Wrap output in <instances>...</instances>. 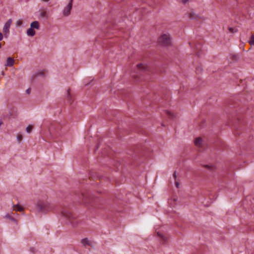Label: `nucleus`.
Returning a JSON list of instances; mask_svg holds the SVG:
<instances>
[{"label": "nucleus", "instance_id": "obj_4", "mask_svg": "<svg viewBox=\"0 0 254 254\" xmlns=\"http://www.w3.org/2000/svg\"><path fill=\"white\" fill-rule=\"evenodd\" d=\"M73 0H68V3L64 7L62 11V14L64 16L67 17L70 14L72 8Z\"/></svg>", "mask_w": 254, "mask_h": 254}, {"label": "nucleus", "instance_id": "obj_11", "mask_svg": "<svg viewBox=\"0 0 254 254\" xmlns=\"http://www.w3.org/2000/svg\"><path fill=\"white\" fill-rule=\"evenodd\" d=\"M177 200V197L174 196L169 200L168 202L171 207H175Z\"/></svg>", "mask_w": 254, "mask_h": 254}, {"label": "nucleus", "instance_id": "obj_22", "mask_svg": "<svg viewBox=\"0 0 254 254\" xmlns=\"http://www.w3.org/2000/svg\"><path fill=\"white\" fill-rule=\"evenodd\" d=\"M228 30L230 32L232 33H236L237 32V29H236V28H232V27H229L228 28Z\"/></svg>", "mask_w": 254, "mask_h": 254}, {"label": "nucleus", "instance_id": "obj_24", "mask_svg": "<svg viewBox=\"0 0 254 254\" xmlns=\"http://www.w3.org/2000/svg\"><path fill=\"white\" fill-rule=\"evenodd\" d=\"M17 140L19 142L22 139V136L21 135L18 134L17 135Z\"/></svg>", "mask_w": 254, "mask_h": 254}, {"label": "nucleus", "instance_id": "obj_13", "mask_svg": "<svg viewBox=\"0 0 254 254\" xmlns=\"http://www.w3.org/2000/svg\"><path fill=\"white\" fill-rule=\"evenodd\" d=\"M30 27L33 29H39L40 28V24L38 21H34L30 24Z\"/></svg>", "mask_w": 254, "mask_h": 254}, {"label": "nucleus", "instance_id": "obj_2", "mask_svg": "<svg viewBox=\"0 0 254 254\" xmlns=\"http://www.w3.org/2000/svg\"><path fill=\"white\" fill-rule=\"evenodd\" d=\"M159 43L163 46H170L172 45V38L170 34H162L158 39Z\"/></svg>", "mask_w": 254, "mask_h": 254}, {"label": "nucleus", "instance_id": "obj_18", "mask_svg": "<svg viewBox=\"0 0 254 254\" xmlns=\"http://www.w3.org/2000/svg\"><path fill=\"white\" fill-rule=\"evenodd\" d=\"M198 17L197 15H196V14L193 11H191L190 12V13H189V17L190 18V19H195L197 17Z\"/></svg>", "mask_w": 254, "mask_h": 254}, {"label": "nucleus", "instance_id": "obj_21", "mask_svg": "<svg viewBox=\"0 0 254 254\" xmlns=\"http://www.w3.org/2000/svg\"><path fill=\"white\" fill-rule=\"evenodd\" d=\"M23 24V22L21 19H18L15 22V25L17 27L21 26Z\"/></svg>", "mask_w": 254, "mask_h": 254}, {"label": "nucleus", "instance_id": "obj_8", "mask_svg": "<svg viewBox=\"0 0 254 254\" xmlns=\"http://www.w3.org/2000/svg\"><path fill=\"white\" fill-rule=\"evenodd\" d=\"M148 67L146 64H139L136 65V70L141 72H144L147 70Z\"/></svg>", "mask_w": 254, "mask_h": 254}, {"label": "nucleus", "instance_id": "obj_25", "mask_svg": "<svg viewBox=\"0 0 254 254\" xmlns=\"http://www.w3.org/2000/svg\"><path fill=\"white\" fill-rule=\"evenodd\" d=\"M175 186H176V187L177 189H181L180 186V184L179 182H176V183H175Z\"/></svg>", "mask_w": 254, "mask_h": 254}, {"label": "nucleus", "instance_id": "obj_23", "mask_svg": "<svg viewBox=\"0 0 254 254\" xmlns=\"http://www.w3.org/2000/svg\"><path fill=\"white\" fill-rule=\"evenodd\" d=\"M32 128L33 127H32V126H31V125L28 126L26 128V132L27 133H30L31 131Z\"/></svg>", "mask_w": 254, "mask_h": 254}, {"label": "nucleus", "instance_id": "obj_1", "mask_svg": "<svg viewBox=\"0 0 254 254\" xmlns=\"http://www.w3.org/2000/svg\"><path fill=\"white\" fill-rule=\"evenodd\" d=\"M38 210L43 213H47L51 211L54 208V205L47 201L39 200L37 202Z\"/></svg>", "mask_w": 254, "mask_h": 254}, {"label": "nucleus", "instance_id": "obj_29", "mask_svg": "<svg viewBox=\"0 0 254 254\" xmlns=\"http://www.w3.org/2000/svg\"><path fill=\"white\" fill-rule=\"evenodd\" d=\"M188 1V0H182V2L183 3H186Z\"/></svg>", "mask_w": 254, "mask_h": 254}, {"label": "nucleus", "instance_id": "obj_28", "mask_svg": "<svg viewBox=\"0 0 254 254\" xmlns=\"http://www.w3.org/2000/svg\"><path fill=\"white\" fill-rule=\"evenodd\" d=\"M3 37V36L2 33L0 32V41L2 40Z\"/></svg>", "mask_w": 254, "mask_h": 254}, {"label": "nucleus", "instance_id": "obj_30", "mask_svg": "<svg viewBox=\"0 0 254 254\" xmlns=\"http://www.w3.org/2000/svg\"><path fill=\"white\" fill-rule=\"evenodd\" d=\"M27 92L28 93H29L30 92V89H28L27 90H26Z\"/></svg>", "mask_w": 254, "mask_h": 254}, {"label": "nucleus", "instance_id": "obj_10", "mask_svg": "<svg viewBox=\"0 0 254 254\" xmlns=\"http://www.w3.org/2000/svg\"><path fill=\"white\" fill-rule=\"evenodd\" d=\"M14 62V60L12 58L8 57L6 60V63L5 64V66L11 67L13 66Z\"/></svg>", "mask_w": 254, "mask_h": 254}, {"label": "nucleus", "instance_id": "obj_16", "mask_svg": "<svg viewBox=\"0 0 254 254\" xmlns=\"http://www.w3.org/2000/svg\"><path fill=\"white\" fill-rule=\"evenodd\" d=\"M202 142V140L200 137H197V138H195V139L194 140L195 145L197 146H200L201 145Z\"/></svg>", "mask_w": 254, "mask_h": 254}, {"label": "nucleus", "instance_id": "obj_3", "mask_svg": "<svg viewBox=\"0 0 254 254\" xmlns=\"http://www.w3.org/2000/svg\"><path fill=\"white\" fill-rule=\"evenodd\" d=\"M61 213L73 225L76 224V222L75 221L76 216L75 214H72L69 209L68 208H64L62 210Z\"/></svg>", "mask_w": 254, "mask_h": 254}, {"label": "nucleus", "instance_id": "obj_27", "mask_svg": "<svg viewBox=\"0 0 254 254\" xmlns=\"http://www.w3.org/2000/svg\"><path fill=\"white\" fill-rule=\"evenodd\" d=\"M173 177L175 179H177V172H175L173 173Z\"/></svg>", "mask_w": 254, "mask_h": 254}, {"label": "nucleus", "instance_id": "obj_7", "mask_svg": "<svg viewBox=\"0 0 254 254\" xmlns=\"http://www.w3.org/2000/svg\"><path fill=\"white\" fill-rule=\"evenodd\" d=\"M81 243L85 247H87V246L92 247L94 246V243L87 238L82 239Z\"/></svg>", "mask_w": 254, "mask_h": 254}, {"label": "nucleus", "instance_id": "obj_12", "mask_svg": "<svg viewBox=\"0 0 254 254\" xmlns=\"http://www.w3.org/2000/svg\"><path fill=\"white\" fill-rule=\"evenodd\" d=\"M26 34L28 36L33 37L35 35L36 32L34 29L30 27V28L27 29Z\"/></svg>", "mask_w": 254, "mask_h": 254}, {"label": "nucleus", "instance_id": "obj_20", "mask_svg": "<svg viewBox=\"0 0 254 254\" xmlns=\"http://www.w3.org/2000/svg\"><path fill=\"white\" fill-rule=\"evenodd\" d=\"M249 43L252 46H254V34L252 35L249 41Z\"/></svg>", "mask_w": 254, "mask_h": 254}, {"label": "nucleus", "instance_id": "obj_26", "mask_svg": "<svg viewBox=\"0 0 254 254\" xmlns=\"http://www.w3.org/2000/svg\"><path fill=\"white\" fill-rule=\"evenodd\" d=\"M5 217L6 218H8V219H11V220H14V219L11 217V216H10V215L9 214H7L5 215Z\"/></svg>", "mask_w": 254, "mask_h": 254}, {"label": "nucleus", "instance_id": "obj_31", "mask_svg": "<svg viewBox=\"0 0 254 254\" xmlns=\"http://www.w3.org/2000/svg\"><path fill=\"white\" fill-rule=\"evenodd\" d=\"M44 2H48L50 0H42Z\"/></svg>", "mask_w": 254, "mask_h": 254}, {"label": "nucleus", "instance_id": "obj_19", "mask_svg": "<svg viewBox=\"0 0 254 254\" xmlns=\"http://www.w3.org/2000/svg\"><path fill=\"white\" fill-rule=\"evenodd\" d=\"M93 80V79H91V78H89V79H87L85 81H84V84L85 86H88L90 85V84L92 82Z\"/></svg>", "mask_w": 254, "mask_h": 254}, {"label": "nucleus", "instance_id": "obj_6", "mask_svg": "<svg viewBox=\"0 0 254 254\" xmlns=\"http://www.w3.org/2000/svg\"><path fill=\"white\" fill-rule=\"evenodd\" d=\"M12 21L11 19H9L4 24L3 27V32L5 35H8L9 34V29L12 24Z\"/></svg>", "mask_w": 254, "mask_h": 254}, {"label": "nucleus", "instance_id": "obj_15", "mask_svg": "<svg viewBox=\"0 0 254 254\" xmlns=\"http://www.w3.org/2000/svg\"><path fill=\"white\" fill-rule=\"evenodd\" d=\"M165 113L168 116V117L171 119L175 118L176 117L174 114L170 111L166 110L165 111Z\"/></svg>", "mask_w": 254, "mask_h": 254}, {"label": "nucleus", "instance_id": "obj_14", "mask_svg": "<svg viewBox=\"0 0 254 254\" xmlns=\"http://www.w3.org/2000/svg\"><path fill=\"white\" fill-rule=\"evenodd\" d=\"M40 15L41 17L44 18H48L49 17L48 14L47 12V11L45 10H42L40 11Z\"/></svg>", "mask_w": 254, "mask_h": 254}, {"label": "nucleus", "instance_id": "obj_17", "mask_svg": "<svg viewBox=\"0 0 254 254\" xmlns=\"http://www.w3.org/2000/svg\"><path fill=\"white\" fill-rule=\"evenodd\" d=\"M13 210L16 211L21 212L23 211V208L18 205H15L13 206Z\"/></svg>", "mask_w": 254, "mask_h": 254}, {"label": "nucleus", "instance_id": "obj_5", "mask_svg": "<svg viewBox=\"0 0 254 254\" xmlns=\"http://www.w3.org/2000/svg\"><path fill=\"white\" fill-rule=\"evenodd\" d=\"M82 201L84 204L90 203L94 200V197L91 196L89 193L85 191V193L82 194Z\"/></svg>", "mask_w": 254, "mask_h": 254}, {"label": "nucleus", "instance_id": "obj_33", "mask_svg": "<svg viewBox=\"0 0 254 254\" xmlns=\"http://www.w3.org/2000/svg\"><path fill=\"white\" fill-rule=\"evenodd\" d=\"M1 125V123H0V125Z\"/></svg>", "mask_w": 254, "mask_h": 254}, {"label": "nucleus", "instance_id": "obj_32", "mask_svg": "<svg viewBox=\"0 0 254 254\" xmlns=\"http://www.w3.org/2000/svg\"><path fill=\"white\" fill-rule=\"evenodd\" d=\"M1 43H0V48H1Z\"/></svg>", "mask_w": 254, "mask_h": 254}, {"label": "nucleus", "instance_id": "obj_9", "mask_svg": "<svg viewBox=\"0 0 254 254\" xmlns=\"http://www.w3.org/2000/svg\"><path fill=\"white\" fill-rule=\"evenodd\" d=\"M157 234L158 237L160 239V240L163 244H164L167 242L168 238L167 236L163 235L159 232H158L157 233Z\"/></svg>", "mask_w": 254, "mask_h": 254}]
</instances>
